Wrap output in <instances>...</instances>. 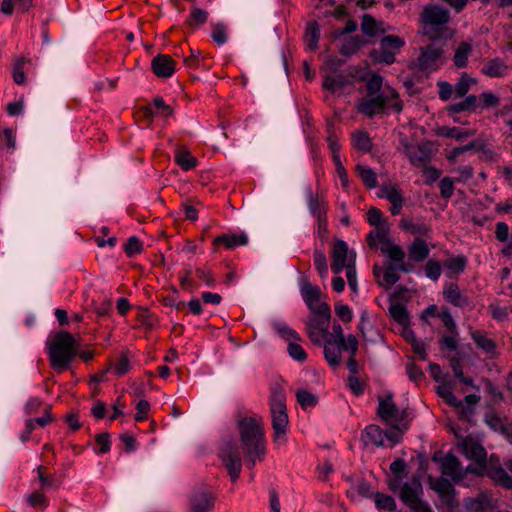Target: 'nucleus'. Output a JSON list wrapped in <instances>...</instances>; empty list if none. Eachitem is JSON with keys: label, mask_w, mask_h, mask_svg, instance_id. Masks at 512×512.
<instances>
[{"label": "nucleus", "mask_w": 512, "mask_h": 512, "mask_svg": "<svg viewBox=\"0 0 512 512\" xmlns=\"http://www.w3.org/2000/svg\"><path fill=\"white\" fill-rule=\"evenodd\" d=\"M248 243V237L245 233L237 235L222 234L213 240V245L218 247L220 245L225 246L227 249H234L238 246H243Z\"/></svg>", "instance_id": "bb28decb"}, {"label": "nucleus", "mask_w": 512, "mask_h": 512, "mask_svg": "<svg viewBox=\"0 0 512 512\" xmlns=\"http://www.w3.org/2000/svg\"><path fill=\"white\" fill-rule=\"evenodd\" d=\"M42 469V466L37 468L38 479L41 482V488H58L60 486V482L53 475L45 476L42 472Z\"/></svg>", "instance_id": "e2e57ef3"}, {"label": "nucleus", "mask_w": 512, "mask_h": 512, "mask_svg": "<svg viewBox=\"0 0 512 512\" xmlns=\"http://www.w3.org/2000/svg\"><path fill=\"white\" fill-rule=\"evenodd\" d=\"M296 398L299 405L304 409L314 407L318 403L317 396L305 389L297 390Z\"/></svg>", "instance_id": "8fccbe9b"}, {"label": "nucleus", "mask_w": 512, "mask_h": 512, "mask_svg": "<svg viewBox=\"0 0 512 512\" xmlns=\"http://www.w3.org/2000/svg\"><path fill=\"white\" fill-rule=\"evenodd\" d=\"M218 456L231 481L235 482L239 478L242 468V459L237 444L233 441H225L220 447Z\"/></svg>", "instance_id": "6e6552de"}, {"label": "nucleus", "mask_w": 512, "mask_h": 512, "mask_svg": "<svg viewBox=\"0 0 512 512\" xmlns=\"http://www.w3.org/2000/svg\"><path fill=\"white\" fill-rule=\"evenodd\" d=\"M377 414L391 428L409 427V421L407 420L408 411L406 409L400 410L392 401L391 396H388L386 399L379 398Z\"/></svg>", "instance_id": "0eeeda50"}, {"label": "nucleus", "mask_w": 512, "mask_h": 512, "mask_svg": "<svg viewBox=\"0 0 512 512\" xmlns=\"http://www.w3.org/2000/svg\"><path fill=\"white\" fill-rule=\"evenodd\" d=\"M430 250L426 241L420 237L414 238L408 248L409 260L414 262H422L429 256Z\"/></svg>", "instance_id": "a878e982"}, {"label": "nucleus", "mask_w": 512, "mask_h": 512, "mask_svg": "<svg viewBox=\"0 0 512 512\" xmlns=\"http://www.w3.org/2000/svg\"><path fill=\"white\" fill-rule=\"evenodd\" d=\"M324 357L331 367H338L341 363V352L347 349L349 343V335L344 336L343 329L339 323H334L332 331L327 329L324 334Z\"/></svg>", "instance_id": "39448f33"}, {"label": "nucleus", "mask_w": 512, "mask_h": 512, "mask_svg": "<svg viewBox=\"0 0 512 512\" xmlns=\"http://www.w3.org/2000/svg\"><path fill=\"white\" fill-rule=\"evenodd\" d=\"M367 41L360 35L348 36L344 38L339 53L343 56L350 57L355 54Z\"/></svg>", "instance_id": "c85d7f7f"}, {"label": "nucleus", "mask_w": 512, "mask_h": 512, "mask_svg": "<svg viewBox=\"0 0 512 512\" xmlns=\"http://www.w3.org/2000/svg\"><path fill=\"white\" fill-rule=\"evenodd\" d=\"M348 257V246L345 241L337 240L331 251V269L333 273L340 274L344 268L348 265L346 263Z\"/></svg>", "instance_id": "f3484780"}, {"label": "nucleus", "mask_w": 512, "mask_h": 512, "mask_svg": "<svg viewBox=\"0 0 512 512\" xmlns=\"http://www.w3.org/2000/svg\"><path fill=\"white\" fill-rule=\"evenodd\" d=\"M443 49L436 44H430L421 48V53L418 57V68L420 70H435L436 62L441 58Z\"/></svg>", "instance_id": "ddd939ff"}, {"label": "nucleus", "mask_w": 512, "mask_h": 512, "mask_svg": "<svg viewBox=\"0 0 512 512\" xmlns=\"http://www.w3.org/2000/svg\"><path fill=\"white\" fill-rule=\"evenodd\" d=\"M406 373L409 379L415 383L420 382L424 378V373L421 368L416 366L413 362L407 364Z\"/></svg>", "instance_id": "774afa93"}, {"label": "nucleus", "mask_w": 512, "mask_h": 512, "mask_svg": "<svg viewBox=\"0 0 512 512\" xmlns=\"http://www.w3.org/2000/svg\"><path fill=\"white\" fill-rule=\"evenodd\" d=\"M473 134L474 132L472 131H462L458 127L442 126L438 127L436 130V135L446 138H455L456 140H461L465 137L472 136Z\"/></svg>", "instance_id": "a19ab883"}, {"label": "nucleus", "mask_w": 512, "mask_h": 512, "mask_svg": "<svg viewBox=\"0 0 512 512\" xmlns=\"http://www.w3.org/2000/svg\"><path fill=\"white\" fill-rule=\"evenodd\" d=\"M461 449L463 454L476 462L478 465L477 469H469L468 470L474 474L482 475L487 465V452L485 448L478 442L466 438L461 443Z\"/></svg>", "instance_id": "1a4fd4ad"}, {"label": "nucleus", "mask_w": 512, "mask_h": 512, "mask_svg": "<svg viewBox=\"0 0 512 512\" xmlns=\"http://www.w3.org/2000/svg\"><path fill=\"white\" fill-rule=\"evenodd\" d=\"M459 102L450 104L447 107L449 114H458L462 112H475L478 109V97L474 94L466 95Z\"/></svg>", "instance_id": "b1692460"}, {"label": "nucleus", "mask_w": 512, "mask_h": 512, "mask_svg": "<svg viewBox=\"0 0 512 512\" xmlns=\"http://www.w3.org/2000/svg\"><path fill=\"white\" fill-rule=\"evenodd\" d=\"M313 316L309 317L306 322V330H319L324 337L329 328L331 318V309L327 303H318L317 310L311 311Z\"/></svg>", "instance_id": "9b49d317"}, {"label": "nucleus", "mask_w": 512, "mask_h": 512, "mask_svg": "<svg viewBox=\"0 0 512 512\" xmlns=\"http://www.w3.org/2000/svg\"><path fill=\"white\" fill-rule=\"evenodd\" d=\"M440 194L444 199H450L454 192V183L450 177H444L439 183Z\"/></svg>", "instance_id": "0e129e2a"}, {"label": "nucleus", "mask_w": 512, "mask_h": 512, "mask_svg": "<svg viewBox=\"0 0 512 512\" xmlns=\"http://www.w3.org/2000/svg\"><path fill=\"white\" fill-rule=\"evenodd\" d=\"M175 162L185 171L196 167L197 159L191 156L190 152L183 147L176 150Z\"/></svg>", "instance_id": "72a5a7b5"}, {"label": "nucleus", "mask_w": 512, "mask_h": 512, "mask_svg": "<svg viewBox=\"0 0 512 512\" xmlns=\"http://www.w3.org/2000/svg\"><path fill=\"white\" fill-rule=\"evenodd\" d=\"M390 316L401 326L409 325V313L403 304L395 303L389 307Z\"/></svg>", "instance_id": "e433bc0d"}, {"label": "nucleus", "mask_w": 512, "mask_h": 512, "mask_svg": "<svg viewBox=\"0 0 512 512\" xmlns=\"http://www.w3.org/2000/svg\"><path fill=\"white\" fill-rule=\"evenodd\" d=\"M437 394L445 400V402L454 407H461L462 401L458 400L449 385L442 384L437 387Z\"/></svg>", "instance_id": "3c124183"}, {"label": "nucleus", "mask_w": 512, "mask_h": 512, "mask_svg": "<svg viewBox=\"0 0 512 512\" xmlns=\"http://www.w3.org/2000/svg\"><path fill=\"white\" fill-rule=\"evenodd\" d=\"M422 34L429 40L446 39L451 36L446 24L450 20L449 11L438 5H427L420 14Z\"/></svg>", "instance_id": "7ed1b4c3"}, {"label": "nucleus", "mask_w": 512, "mask_h": 512, "mask_svg": "<svg viewBox=\"0 0 512 512\" xmlns=\"http://www.w3.org/2000/svg\"><path fill=\"white\" fill-rule=\"evenodd\" d=\"M343 351H347L350 353V356L347 361V368L349 370L350 375H357L358 363L356 361V354L358 351V340L354 335L349 334V343L347 345V349H344Z\"/></svg>", "instance_id": "7c9ffc66"}, {"label": "nucleus", "mask_w": 512, "mask_h": 512, "mask_svg": "<svg viewBox=\"0 0 512 512\" xmlns=\"http://www.w3.org/2000/svg\"><path fill=\"white\" fill-rule=\"evenodd\" d=\"M443 266L453 274H460L467 266V258L464 255L451 256L444 261Z\"/></svg>", "instance_id": "4c0bfd02"}, {"label": "nucleus", "mask_w": 512, "mask_h": 512, "mask_svg": "<svg viewBox=\"0 0 512 512\" xmlns=\"http://www.w3.org/2000/svg\"><path fill=\"white\" fill-rule=\"evenodd\" d=\"M300 292L304 302L310 311L317 310V304L321 303V290L319 287L312 285L307 278L300 281Z\"/></svg>", "instance_id": "a211bd4d"}, {"label": "nucleus", "mask_w": 512, "mask_h": 512, "mask_svg": "<svg viewBox=\"0 0 512 512\" xmlns=\"http://www.w3.org/2000/svg\"><path fill=\"white\" fill-rule=\"evenodd\" d=\"M385 431L382 430L378 425L371 424L365 428L363 434V441L365 445L372 444L377 447L384 446Z\"/></svg>", "instance_id": "cd10ccee"}, {"label": "nucleus", "mask_w": 512, "mask_h": 512, "mask_svg": "<svg viewBox=\"0 0 512 512\" xmlns=\"http://www.w3.org/2000/svg\"><path fill=\"white\" fill-rule=\"evenodd\" d=\"M476 84V79L469 76L467 73H462L454 87V93L457 97H464L470 90L471 85Z\"/></svg>", "instance_id": "79ce46f5"}, {"label": "nucleus", "mask_w": 512, "mask_h": 512, "mask_svg": "<svg viewBox=\"0 0 512 512\" xmlns=\"http://www.w3.org/2000/svg\"><path fill=\"white\" fill-rule=\"evenodd\" d=\"M216 502V496L203 488H197L192 491L189 498L190 512H213Z\"/></svg>", "instance_id": "9d476101"}, {"label": "nucleus", "mask_w": 512, "mask_h": 512, "mask_svg": "<svg viewBox=\"0 0 512 512\" xmlns=\"http://www.w3.org/2000/svg\"><path fill=\"white\" fill-rule=\"evenodd\" d=\"M211 36H212V39L218 45L224 44L226 42V40H227L225 25L222 24V23L215 24L214 27H213V31H212Z\"/></svg>", "instance_id": "338daca9"}, {"label": "nucleus", "mask_w": 512, "mask_h": 512, "mask_svg": "<svg viewBox=\"0 0 512 512\" xmlns=\"http://www.w3.org/2000/svg\"><path fill=\"white\" fill-rule=\"evenodd\" d=\"M383 78L379 74H373L366 83L368 96H376L382 88Z\"/></svg>", "instance_id": "680f3d73"}, {"label": "nucleus", "mask_w": 512, "mask_h": 512, "mask_svg": "<svg viewBox=\"0 0 512 512\" xmlns=\"http://www.w3.org/2000/svg\"><path fill=\"white\" fill-rule=\"evenodd\" d=\"M353 145L357 150L368 153L372 149V141L366 131H356L353 134Z\"/></svg>", "instance_id": "37998d69"}, {"label": "nucleus", "mask_w": 512, "mask_h": 512, "mask_svg": "<svg viewBox=\"0 0 512 512\" xmlns=\"http://www.w3.org/2000/svg\"><path fill=\"white\" fill-rule=\"evenodd\" d=\"M485 423L496 432H505L506 427L502 421V419L494 412H489L485 415L484 418Z\"/></svg>", "instance_id": "4d7b16f0"}, {"label": "nucleus", "mask_w": 512, "mask_h": 512, "mask_svg": "<svg viewBox=\"0 0 512 512\" xmlns=\"http://www.w3.org/2000/svg\"><path fill=\"white\" fill-rule=\"evenodd\" d=\"M407 155L415 167H423L431 160V151L424 145L410 147L407 150Z\"/></svg>", "instance_id": "4be33fe9"}, {"label": "nucleus", "mask_w": 512, "mask_h": 512, "mask_svg": "<svg viewBox=\"0 0 512 512\" xmlns=\"http://www.w3.org/2000/svg\"><path fill=\"white\" fill-rule=\"evenodd\" d=\"M142 251V244L136 236H132L125 244V253L128 257L138 254Z\"/></svg>", "instance_id": "69168bd1"}, {"label": "nucleus", "mask_w": 512, "mask_h": 512, "mask_svg": "<svg viewBox=\"0 0 512 512\" xmlns=\"http://www.w3.org/2000/svg\"><path fill=\"white\" fill-rule=\"evenodd\" d=\"M208 19V12L201 8L193 7L190 17L187 19L186 23L189 26L196 27L203 25Z\"/></svg>", "instance_id": "864d4df0"}, {"label": "nucleus", "mask_w": 512, "mask_h": 512, "mask_svg": "<svg viewBox=\"0 0 512 512\" xmlns=\"http://www.w3.org/2000/svg\"><path fill=\"white\" fill-rule=\"evenodd\" d=\"M29 505L36 509H45L48 506V499L46 496L38 491L33 492L27 498Z\"/></svg>", "instance_id": "052dcab7"}, {"label": "nucleus", "mask_w": 512, "mask_h": 512, "mask_svg": "<svg viewBox=\"0 0 512 512\" xmlns=\"http://www.w3.org/2000/svg\"><path fill=\"white\" fill-rule=\"evenodd\" d=\"M430 487L440 496L442 494H450L451 492H455L453 485L449 482L448 479L444 477H440L434 480L432 477H429Z\"/></svg>", "instance_id": "09e8293b"}, {"label": "nucleus", "mask_w": 512, "mask_h": 512, "mask_svg": "<svg viewBox=\"0 0 512 512\" xmlns=\"http://www.w3.org/2000/svg\"><path fill=\"white\" fill-rule=\"evenodd\" d=\"M380 250L387 255L391 261L396 264L397 270L403 273H410L415 266L410 262H405V251L399 245H391L390 247L381 246Z\"/></svg>", "instance_id": "2eb2a0df"}, {"label": "nucleus", "mask_w": 512, "mask_h": 512, "mask_svg": "<svg viewBox=\"0 0 512 512\" xmlns=\"http://www.w3.org/2000/svg\"><path fill=\"white\" fill-rule=\"evenodd\" d=\"M480 102L478 103V108L487 109L490 107H497L500 103L499 98L493 94L492 92H483L479 95Z\"/></svg>", "instance_id": "6e6d98bb"}, {"label": "nucleus", "mask_w": 512, "mask_h": 512, "mask_svg": "<svg viewBox=\"0 0 512 512\" xmlns=\"http://www.w3.org/2000/svg\"><path fill=\"white\" fill-rule=\"evenodd\" d=\"M442 267L441 264L434 259H429L425 265V274L428 278L433 281H437L441 276Z\"/></svg>", "instance_id": "13d9d810"}, {"label": "nucleus", "mask_w": 512, "mask_h": 512, "mask_svg": "<svg viewBox=\"0 0 512 512\" xmlns=\"http://www.w3.org/2000/svg\"><path fill=\"white\" fill-rule=\"evenodd\" d=\"M287 351L289 356L296 361L304 362L307 359V353L302 346L295 341L288 343Z\"/></svg>", "instance_id": "bf43d9fd"}, {"label": "nucleus", "mask_w": 512, "mask_h": 512, "mask_svg": "<svg viewBox=\"0 0 512 512\" xmlns=\"http://www.w3.org/2000/svg\"><path fill=\"white\" fill-rule=\"evenodd\" d=\"M308 207L314 217L326 214L325 202L310 190L308 192Z\"/></svg>", "instance_id": "de8ad7c7"}, {"label": "nucleus", "mask_w": 512, "mask_h": 512, "mask_svg": "<svg viewBox=\"0 0 512 512\" xmlns=\"http://www.w3.org/2000/svg\"><path fill=\"white\" fill-rule=\"evenodd\" d=\"M405 46L403 38L397 35H387L379 42V48L373 49L369 57L374 63L391 65L396 61V54Z\"/></svg>", "instance_id": "423d86ee"}, {"label": "nucleus", "mask_w": 512, "mask_h": 512, "mask_svg": "<svg viewBox=\"0 0 512 512\" xmlns=\"http://www.w3.org/2000/svg\"><path fill=\"white\" fill-rule=\"evenodd\" d=\"M241 449L246 467L251 470L256 460L263 461L266 454L265 438L262 421L253 417H245L238 422Z\"/></svg>", "instance_id": "f257e3e1"}, {"label": "nucleus", "mask_w": 512, "mask_h": 512, "mask_svg": "<svg viewBox=\"0 0 512 512\" xmlns=\"http://www.w3.org/2000/svg\"><path fill=\"white\" fill-rule=\"evenodd\" d=\"M445 299L456 307L464 308L468 306L469 300L464 296L457 284L451 283L444 291Z\"/></svg>", "instance_id": "c756f323"}, {"label": "nucleus", "mask_w": 512, "mask_h": 512, "mask_svg": "<svg viewBox=\"0 0 512 512\" xmlns=\"http://www.w3.org/2000/svg\"><path fill=\"white\" fill-rule=\"evenodd\" d=\"M388 100L389 96L384 94H378L373 97L368 96L359 103L358 111L368 118H372L385 110Z\"/></svg>", "instance_id": "f8f14e48"}, {"label": "nucleus", "mask_w": 512, "mask_h": 512, "mask_svg": "<svg viewBox=\"0 0 512 512\" xmlns=\"http://www.w3.org/2000/svg\"><path fill=\"white\" fill-rule=\"evenodd\" d=\"M483 472L503 488L512 489V477L503 467L489 465Z\"/></svg>", "instance_id": "5701e85b"}, {"label": "nucleus", "mask_w": 512, "mask_h": 512, "mask_svg": "<svg viewBox=\"0 0 512 512\" xmlns=\"http://www.w3.org/2000/svg\"><path fill=\"white\" fill-rule=\"evenodd\" d=\"M304 38L310 50H316L318 48L320 28L316 21L313 20L307 23Z\"/></svg>", "instance_id": "2f4dec72"}, {"label": "nucleus", "mask_w": 512, "mask_h": 512, "mask_svg": "<svg viewBox=\"0 0 512 512\" xmlns=\"http://www.w3.org/2000/svg\"><path fill=\"white\" fill-rule=\"evenodd\" d=\"M482 72L488 77H502L507 72V66L502 60L495 58L483 66Z\"/></svg>", "instance_id": "473e14b6"}, {"label": "nucleus", "mask_w": 512, "mask_h": 512, "mask_svg": "<svg viewBox=\"0 0 512 512\" xmlns=\"http://www.w3.org/2000/svg\"><path fill=\"white\" fill-rule=\"evenodd\" d=\"M355 170L368 189H373L377 186V175L370 167L358 164Z\"/></svg>", "instance_id": "c9c22d12"}, {"label": "nucleus", "mask_w": 512, "mask_h": 512, "mask_svg": "<svg viewBox=\"0 0 512 512\" xmlns=\"http://www.w3.org/2000/svg\"><path fill=\"white\" fill-rule=\"evenodd\" d=\"M471 338L479 349L483 351L489 357H493L496 354L497 345L494 340L487 337V334L481 330H475L471 332Z\"/></svg>", "instance_id": "393cba45"}, {"label": "nucleus", "mask_w": 512, "mask_h": 512, "mask_svg": "<svg viewBox=\"0 0 512 512\" xmlns=\"http://www.w3.org/2000/svg\"><path fill=\"white\" fill-rule=\"evenodd\" d=\"M25 57H19L14 61L12 68V76L13 80L16 84L22 85L26 81L25 73H24V64L26 63Z\"/></svg>", "instance_id": "603ef678"}, {"label": "nucleus", "mask_w": 512, "mask_h": 512, "mask_svg": "<svg viewBox=\"0 0 512 512\" xmlns=\"http://www.w3.org/2000/svg\"><path fill=\"white\" fill-rule=\"evenodd\" d=\"M353 73L339 72L335 76L326 75L322 84L323 89L332 92L338 91L346 87L347 85L353 84Z\"/></svg>", "instance_id": "6ab92c4d"}, {"label": "nucleus", "mask_w": 512, "mask_h": 512, "mask_svg": "<svg viewBox=\"0 0 512 512\" xmlns=\"http://www.w3.org/2000/svg\"><path fill=\"white\" fill-rule=\"evenodd\" d=\"M399 226L402 230L409 232L413 235L429 237L430 233L432 232L430 225L426 224L423 221H414L412 218L409 217H403L400 220Z\"/></svg>", "instance_id": "412c9836"}, {"label": "nucleus", "mask_w": 512, "mask_h": 512, "mask_svg": "<svg viewBox=\"0 0 512 512\" xmlns=\"http://www.w3.org/2000/svg\"><path fill=\"white\" fill-rule=\"evenodd\" d=\"M375 230L367 235V243L371 248H376L375 240L378 239L382 242L381 246L390 247L392 240L387 237V229L381 226H375Z\"/></svg>", "instance_id": "f704fd0d"}, {"label": "nucleus", "mask_w": 512, "mask_h": 512, "mask_svg": "<svg viewBox=\"0 0 512 512\" xmlns=\"http://www.w3.org/2000/svg\"><path fill=\"white\" fill-rule=\"evenodd\" d=\"M361 30L365 35L374 37L378 31L375 18L369 14H365L362 18Z\"/></svg>", "instance_id": "5fc2aeb1"}, {"label": "nucleus", "mask_w": 512, "mask_h": 512, "mask_svg": "<svg viewBox=\"0 0 512 512\" xmlns=\"http://www.w3.org/2000/svg\"><path fill=\"white\" fill-rule=\"evenodd\" d=\"M374 502L379 510H386L389 512L396 510V502L390 495L377 492L374 494Z\"/></svg>", "instance_id": "49530a36"}, {"label": "nucleus", "mask_w": 512, "mask_h": 512, "mask_svg": "<svg viewBox=\"0 0 512 512\" xmlns=\"http://www.w3.org/2000/svg\"><path fill=\"white\" fill-rule=\"evenodd\" d=\"M175 61L171 56L158 54L152 59L151 68L153 73L160 78H169L175 72Z\"/></svg>", "instance_id": "dca6fc26"}, {"label": "nucleus", "mask_w": 512, "mask_h": 512, "mask_svg": "<svg viewBox=\"0 0 512 512\" xmlns=\"http://www.w3.org/2000/svg\"><path fill=\"white\" fill-rule=\"evenodd\" d=\"M472 51V46L468 42H461L454 54V65L463 68L467 65L468 56Z\"/></svg>", "instance_id": "58836bf2"}, {"label": "nucleus", "mask_w": 512, "mask_h": 512, "mask_svg": "<svg viewBox=\"0 0 512 512\" xmlns=\"http://www.w3.org/2000/svg\"><path fill=\"white\" fill-rule=\"evenodd\" d=\"M441 472L443 475L450 476L456 482L463 478L461 463L452 453H448L442 459Z\"/></svg>", "instance_id": "aec40b11"}, {"label": "nucleus", "mask_w": 512, "mask_h": 512, "mask_svg": "<svg viewBox=\"0 0 512 512\" xmlns=\"http://www.w3.org/2000/svg\"><path fill=\"white\" fill-rule=\"evenodd\" d=\"M270 413L274 437L284 436L289 420L286 408V393L280 385H275L271 388Z\"/></svg>", "instance_id": "20e7f679"}, {"label": "nucleus", "mask_w": 512, "mask_h": 512, "mask_svg": "<svg viewBox=\"0 0 512 512\" xmlns=\"http://www.w3.org/2000/svg\"><path fill=\"white\" fill-rule=\"evenodd\" d=\"M47 350L51 368L59 373L66 371L77 356L76 339L71 333L61 330L47 342Z\"/></svg>", "instance_id": "f03ea898"}, {"label": "nucleus", "mask_w": 512, "mask_h": 512, "mask_svg": "<svg viewBox=\"0 0 512 512\" xmlns=\"http://www.w3.org/2000/svg\"><path fill=\"white\" fill-rule=\"evenodd\" d=\"M422 485L418 479H413L412 482L404 483L400 487L399 497L401 501L409 508L417 505L422 499Z\"/></svg>", "instance_id": "4468645a"}, {"label": "nucleus", "mask_w": 512, "mask_h": 512, "mask_svg": "<svg viewBox=\"0 0 512 512\" xmlns=\"http://www.w3.org/2000/svg\"><path fill=\"white\" fill-rule=\"evenodd\" d=\"M396 264H388L383 271V279L378 281V284L382 287L390 288L400 280V276L397 273Z\"/></svg>", "instance_id": "ea45409f"}, {"label": "nucleus", "mask_w": 512, "mask_h": 512, "mask_svg": "<svg viewBox=\"0 0 512 512\" xmlns=\"http://www.w3.org/2000/svg\"><path fill=\"white\" fill-rule=\"evenodd\" d=\"M275 331L286 341H301L300 335L284 322H275L273 324Z\"/></svg>", "instance_id": "a18cd8bd"}, {"label": "nucleus", "mask_w": 512, "mask_h": 512, "mask_svg": "<svg viewBox=\"0 0 512 512\" xmlns=\"http://www.w3.org/2000/svg\"><path fill=\"white\" fill-rule=\"evenodd\" d=\"M314 266L321 278L328 275V263L323 249L315 248L313 252Z\"/></svg>", "instance_id": "c03bdc74"}]
</instances>
